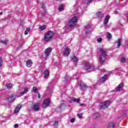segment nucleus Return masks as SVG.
I'll use <instances>...</instances> for the list:
<instances>
[{
  "instance_id": "nucleus-23",
  "label": "nucleus",
  "mask_w": 128,
  "mask_h": 128,
  "mask_svg": "<svg viewBox=\"0 0 128 128\" xmlns=\"http://www.w3.org/2000/svg\"><path fill=\"white\" fill-rule=\"evenodd\" d=\"M58 10L59 12H62V10H64V4H60L58 8Z\"/></svg>"
},
{
  "instance_id": "nucleus-43",
  "label": "nucleus",
  "mask_w": 128,
  "mask_h": 128,
  "mask_svg": "<svg viewBox=\"0 0 128 128\" xmlns=\"http://www.w3.org/2000/svg\"><path fill=\"white\" fill-rule=\"evenodd\" d=\"M30 28H27L26 30V31H27L28 32H30Z\"/></svg>"
},
{
  "instance_id": "nucleus-50",
  "label": "nucleus",
  "mask_w": 128,
  "mask_h": 128,
  "mask_svg": "<svg viewBox=\"0 0 128 128\" xmlns=\"http://www.w3.org/2000/svg\"><path fill=\"white\" fill-rule=\"evenodd\" d=\"M44 12L46 13V12L44 11Z\"/></svg>"
},
{
  "instance_id": "nucleus-21",
  "label": "nucleus",
  "mask_w": 128,
  "mask_h": 128,
  "mask_svg": "<svg viewBox=\"0 0 128 128\" xmlns=\"http://www.w3.org/2000/svg\"><path fill=\"white\" fill-rule=\"evenodd\" d=\"M72 62H76V64L78 62V58L76 56H73L72 59Z\"/></svg>"
},
{
  "instance_id": "nucleus-25",
  "label": "nucleus",
  "mask_w": 128,
  "mask_h": 128,
  "mask_svg": "<svg viewBox=\"0 0 128 128\" xmlns=\"http://www.w3.org/2000/svg\"><path fill=\"white\" fill-rule=\"evenodd\" d=\"M100 115L98 114V113L94 114L93 115V118H100Z\"/></svg>"
},
{
  "instance_id": "nucleus-6",
  "label": "nucleus",
  "mask_w": 128,
  "mask_h": 128,
  "mask_svg": "<svg viewBox=\"0 0 128 128\" xmlns=\"http://www.w3.org/2000/svg\"><path fill=\"white\" fill-rule=\"evenodd\" d=\"M110 104L109 102H101L100 105V108H103L104 110L106 108L110 106Z\"/></svg>"
},
{
  "instance_id": "nucleus-37",
  "label": "nucleus",
  "mask_w": 128,
  "mask_h": 128,
  "mask_svg": "<svg viewBox=\"0 0 128 128\" xmlns=\"http://www.w3.org/2000/svg\"><path fill=\"white\" fill-rule=\"evenodd\" d=\"M75 121H76V119L74 118H72L70 120V122H72V123L74 122Z\"/></svg>"
},
{
  "instance_id": "nucleus-12",
  "label": "nucleus",
  "mask_w": 128,
  "mask_h": 128,
  "mask_svg": "<svg viewBox=\"0 0 128 128\" xmlns=\"http://www.w3.org/2000/svg\"><path fill=\"white\" fill-rule=\"evenodd\" d=\"M70 48H66V49L64 50V52L63 54L64 56H68V54H70Z\"/></svg>"
},
{
  "instance_id": "nucleus-8",
  "label": "nucleus",
  "mask_w": 128,
  "mask_h": 128,
  "mask_svg": "<svg viewBox=\"0 0 128 128\" xmlns=\"http://www.w3.org/2000/svg\"><path fill=\"white\" fill-rule=\"evenodd\" d=\"M16 96L14 94H12V96L7 98L6 100L8 102H14V99L16 98Z\"/></svg>"
},
{
  "instance_id": "nucleus-47",
  "label": "nucleus",
  "mask_w": 128,
  "mask_h": 128,
  "mask_svg": "<svg viewBox=\"0 0 128 128\" xmlns=\"http://www.w3.org/2000/svg\"><path fill=\"white\" fill-rule=\"evenodd\" d=\"M84 104H80V106H84Z\"/></svg>"
},
{
  "instance_id": "nucleus-13",
  "label": "nucleus",
  "mask_w": 128,
  "mask_h": 128,
  "mask_svg": "<svg viewBox=\"0 0 128 128\" xmlns=\"http://www.w3.org/2000/svg\"><path fill=\"white\" fill-rule=\"evenodd\" d=\"M44 78H48V76H50V71L48 70V69H46L44 72Z\"/></svg>"
},
{
  "instance_id": "nucleus-42",
  "label": "nucleus",
  "mask_w": 128,
  "mask_h": 128,
  "mask_svg": "<svg viewBox=\"0 0 128 128\" xmlns=\"http://www.w3.org/2000/svg\"><path fill=\"white\" fill-rule=\"evenodd\" d=\"M14 128H18V124H15L14 125Z\"/></svg>"
},
{
  "instance_id": "nucleus-14",
  "label": "nucleus",
  "mask_w": 128,
  "mask_h": 128,
  "mask_svg": "<svg viewBox=\"0 0 128 128\" xmlns=\"http://www.w3.org/2000/svg\"><path fill=\"white\" fill-rule=\"evenodd\" d=\"M100 52L101 54V56H107L108 54H106V50L102 48H100Z\"/></svg>"
},
{
  "instance_id": "nucleus-30",
  "label": "nucleus",
  "mask_w": 128,
  "mask_h": 128,
  "mask_svg": "<svg viewBox=\"0 0 128 128\" xmlns=\"http://www.w3.org/2000/svg\"><path fill=\"white\" fill-rule=\"evenodd\" d=\"M71 100H72V102H80V100L74 98H72Z\"/></svg>"
},
{
  "instance_id": "nucleus-35",
  "label": "nucleus",
  "mask_w": 128,
  "mask_h": 128,
  "mask_svg": "<svg viewBox=\"0 0 128 128\" xmlns=\"http://www.w3.org/2000/svg\"><path fill=\"white\" fill-rule=\"evenodd\" d=\"M1 42L4 44H8V40L2 41Z\"/></svg>"
},
{
  "instance_id": "nucleus-26",
  "label": "nucleus",
  "mask_w": 128,
  "mask_h": 128,
  "mask_svg": "<svg viewBox=\"0 0 128 128\" xmlns=\"http://www.w3.org/2000/svg\"><path fill=\"white\" fill-rule=\"evenodd\" d=\"M80 86L81 88H88V86H86V84L82 83H81L80 84Z\"/></svg>"
},
{
  "instance_id": "nucleus-27",
  "label": "nucleus",
  "mask_w": 128,
  "mask_h": 128,
  "mask_svg": "<svg viewBox=\"0 0 128 128\" xmlns=\"http://www.w3.org/2000/svg\"><path fill=\"white\" fill-rule=\"evenodd\" d=\"M106 38L108 40H112V34H110V33L108 32H107Z\"/></svg>"
},
{
  "instance_id": "nucleus-18",
  "label": "nucleus",
  "mask_w": 128,
  "mask_h": 128,
  "mask_svg": "<svg viewBox=\"0 0 128 128\" xmlns=\"http://www.w3.org/2000/svg\"><path fill=\"white\" fill-rule=\"evenodd\" d=\"M23 90H24L20 93V94H21V96H24V94H26V92H28V88H23Z\"/></svg>"
},
{
  "instance_id": "nucleus-10",
  "label": "nucleus",
  "mask_w": 128,
  "mask_h": 128,
  "mask_svg": "<svg viewBox=\"0 0 128 128\" xmlns=\"http://www.w3.org/2000/svg\"><path fill=\"white\" fill-rule=\"evenodd\" d=\"M51 52H52V48H48L47 49H46L44 52L45 56H46V58H48V56H49Z\"/></svg>"
},
{
  "instance_id": "nucleus-48",
  "label": "nucleus",
  "mask_w": 128,
  "mask_h": 128,
  "mask_svg": "<svg viewBox=\"0 0 128 128\" xmlns=\"http://www.w3.org/2000/svg\"><path fill=\"white\" fill-rule=\"evenodd\" d=\"M70 80V78H69L68 80H67L66 78V82L67 80Z\"/></svg>"
},
{
  "instance_id": "nucleus-1",
  "label": "nucleus",
  "mask_w": 128,
  "mask_h": 128,
  "mask_svg": "<svg viewBox=\"0 0 128 128\" xmlns=\"http://www.w3.org/2000/svg\"><path fill=\"white\" fill-rule=\"evenodd\" d=\"M54 32L50 30L45 34L44 36V40L45 42H50L54 38Z\"/></svg>"
},
{
  "instance_id": "nucleus-46",
  "label": "nucleus",
  "mask_w": 128,
  "mask_h": 128,
  "mask_svg": "<svg viewBox=\"0 0 128 128\" xmlns=\"http://www.w3.org/2000/svg\"><path fill=\"white\" fill-rule=\"evenodd\" d=\"M114 14H118V11H114Z\"/></svg>"
},
{
  "instance_id": "nucleus-34",
  "label": "nucleus",
  "mask_w": 128,
  "mask_h": 128,
  "mask_svg": "<svg viewBox=\"0 0 128 128\" xmlns=\"http://www.w3.org/2000/svg\"><path fill=\"white\" fill-rule=\"evenodd\" d=\"M22 45L20 44L19 45L17 48H16V50H20V48H22Z\"/></svg>"
},
{
  "instance_id": "nucleus-17",
  "label": "nucleus",
  "mask_w": 128,
  "mask_h": 128,
  "mask_svg": "<svg viewBox=\"0 0 128 128\" xmlns=\"http://www.w3.org/2000/svg\"><path fill=\"white\" fill-rule=\"evenodd\" d=\"M96 16L98 18H104V14L102 13V12H98L96 14Z\"/></svg>"
},
{
  "instance_id": "nucleus-38",
  "label": "nucleus",
  "mask_w": 128,
  "mask_h": 128,
  "mask_svg": "<svg viewBox=\"0 0 128 128\" xmlns=\"http://www.w3.org/2000/svg\"><path fill=\"white\" fill-rule=\"evenodd\" d=\"M98 42H101L102 40V38H100L98 39Z\"/></svg>"
},
{
  "instance_id": "nucleus-49",
  "label": "nucleus",
  "mask_w": 128,
  "mask_h": 128,
  "mask_svg": "<svg viewBox=\"0 0 128 128\" xmlns=\"http://www.w3.org/2000/svg\"><path fill=\"white\" fill-rule=\"evenodd\" d=\"M2 12H0V16H2Z\"/></svg>"
},
{
  "instance_id": "nucleus-11",
  "label": "nucleus",
  "mask_w": 128,
  "mask_h": 128,
  "mask_svg": "<svg viewBox=\"0 0 128 128\" xmlns=\"http://www.w3.org/2000/svg\"><path fill=\"white\" fill-rule=\"evenodd\" d=\"M124 89V84L120 83L118 86L116 88V92H120Z\"/></svg>"
},
{
  "instance_id": "nucleus-24",
  "label": "nucleus",
  "mask_w": 128,
  "mask_h": 128,
  "mask_svg": "<svg viewBox=\"0 0 128 128\" xmlns=\"http://www.w3.org/2000/svg\"><path fill=\"white\" fill-rule=\"evenodd\" d=\"M12 84L8 83V84H6V88H8V89L12 88Z\"/></svg>"
},
{
  "instance_id": "nucleus-36",
  "label": "nucleus",
  "mask_w": 128,
  "mask_h": 128,
  "mask_svg": "<svg viewBox=\"0 0 128 128\" xmlns=\"http://www.w3.org/2000/svg\"><path fill=\"white\" fill-rule=\"evenodd\" d=\"M121 62H126V58H121Z\"/></svg>"
},
{
  "instance_id": "nucleus-32",
  "label": "nucleus",
  "mask_w": 128,
  "mask_h": 128,
  "mask_svg": "<svg viewBox=\"0 0 128 128\" xmlns=\"http://www.w3.org/2000/svg\"><path fill=\"white\" fill-rule=\"evenodd\" d=\"M94 0H86V4H90L92 3Z\"/></svg>"
},
{
  "instance_id": "nucleus-19",
  "label": "nucleus",
  "mask_w": 128,
  "mask_h": 128,
  "mask_svg": "<svg viewBox=\"0 0 128 128\" xmlns=\"http://www.w3.org/2000/svg\"><path fill=\"white\" fill-rule=\"evenodd\" d=\"M26 66H28V68H30V66H32V61L30 60L26 62Z\"/></svg>"
},
{
  "instance_id": "nucleus-22",
  "label": "nucleus",
  "mask_w": 128,
  "mask_h": 128,
  "mask_svg": "<svg viewBox=\"0 0 128 128\" xmlns=\"http://www.w3.org/2000/svg\"><path fill=\"white\" fill-rule=\"evenodd\" d=\"M122 44V40L118 38L117 40V48H120V46Z\"/></svg>"
},
{
  "instance_id": "nucleus-31",
  "label": "nucleus",
  "mask_w": 128,
  "mask_h": 128,
  "mask_svg": "<svg viewBox=\"0 0 128 128\" xmlns=\"http://www.w3.org/2000/svg\"><path fill=\"white\" fill-rule=\"evenodd\" d=\"M34 92H35V94H38V88L34 86L32 88Z\"/></svg>"
},
{
  "instance_id": "nucleus-45",
  "label": "nucleus",
  "mask_w": 128,
  "mask_h": 128,
  "mask_svg": "<svg viewBox=\"0 0 128 128\" xmlns=\"http://www.w3.org/2000/svg\"><path fill=\"white\" fill-rule=\"evenodd\" d=\"M38 98H40V94H38Z\"/></svg>"
},
{
  "instance_id": "nucleus-29",
  "label": "nucleus",
  "mask_w": 128,
  "mask_h": 128,
  "mask_svg": "<svg viewBox=\"0 0 128 128\" xmlns=\"http://www.w3.org/2000/svg\"><path fill=\"white\" fill-rule=\"evenodd\" d=\"M39 28H40V30H44L46 28V25H44L39 27Z\"/></svg>"
},
{
  "instance_id": "nucleus-20",
  "label": "nucleus",
  "mask_w": 128,
  "mask_h": 128,
  "mask_svg": "<svg viewBox=\"0 0 128 128\" xmlns=\"http://www.w3.org/2000/svg\"><path fill=\"white\" fill-rule=\"evenodd\" d=\"M106 80H108V75L105 74L103 76H102V78H101V82H106Z\"/></svg>"
},
{
  "instance_id": "nucleus-40",
  "label": "nucleus",
  "mask_w": 128,
  "mask_h": 128,
  "mask_svg": "<svg viewBox=\"0 0 128 128\" xmlns=\"http://www.w3.org/2000/svg\"><path fill=\"white\" fill-rule=\"evenodd\" d=\"M2 58H0V66H2Z\"/></svg>"
},
{
  "instance_id": "nucleus-33",
  "label": "nucleus",
  "mask_w": 128,
  "mask_h": 128,
  "mask_svg": "<svg viewBox=\"0 0 128 128\" xmlns=\"http://www.w3.org/2000/svg\"><path fill=\"white\" fill-rule=\"evenodd\" d=\"M58 121H56L54 123V126L55 128H58Z\"/></svg>"
},
{
  "instance_id": "nucleus-4",
  "label": "nucleus",
  "mask_w": 128,
  "mask_h": 128,
  "mask_svg": "<svg viewBox=\"0 0 128 128\" xmlns=\"http://www.w3.org/2000/svg\"><path fill=\"white\" fill-rule=\"evenodd\" d=\"M50 101L49 99H46L42 104V108H46L48 106H50Z\"/></svg>"
},
{
  "instance_id": "nucleus-28",
  "label": "nucleus",
  "mask_w": 128,
  "mask_h": 128,
  "mask_svg": "<svg viewBox=\"0 0 128 128\" xmlns=\"http://www.w3.org/2000/svg\"><path fill=\"white\" fill-rule=\"evenodd\" d=\"M108 128H114V123H110L108 124Z\"/></svg>"
},
{
  "instance_id": "nucleus-15",
  "label": "nucleus",
  "mask_w": 128,
  "mask_h": 128,
  "mask_svg": "<svg viewBox=\"0 0 128 128\" xmlns=\"http://www.w3.org/2000/svg\"><path fill=\"white\" fill-rule=\"evenodd\" d=\"M108 20H110V15L108 14L105 16L104 20V26H106V24H108Z\"/></svg>"
},
{
  "instance_id": "nucleus-2",
  "label": "nucleus",
  "mask_w": 128,
  "mask_h": 128,
  "mask_svg": "<svg viewBox=\"0 0 128 128\" xmlns=\"http://www.w3.org/2000/svg\"><path fill=\"white\" fill-rule=\"evenodd\" d=\"M78 22V18L76 16H74L69 21L68 24L70 28L74 26Z\"/></svg>"
},
{
  "instance_id": "nucleus-44",
  "label": "nucleus",
  "mask_w": 128,
  "mask_h": 128,
  "mask_svg": "<svg viewBox=\"0 0 128 128\" xmlns=\"http://www.w3.org/2000/svg\"><path fill=\"white\" fill-rule=\"evenodd\" d=\"M28 34V32L26 31H26L24 32V34L26 35V34Z\"/></svg>"
},
{
  "instance_id": "nucleus-39",
  "label": "nucleus",
  "mask_w": 128,
  "mask_h": 128,
  "mask_svg": "<svg viewBox=\"0 0 128 128\" xmlns=\"http://www.w3.org/2000/svg\"><path fill=\"white\" fill-rule=\"evenodd\" d=\"M78 116L79 118H80L82 117V114H78Z\"/></svg>"
},
{
  "instance_id": "nucleus-16",
  "label": "nucleus",
  "mask_w": 128,
  "mask_h": 128,
  "mask_svg": "<svg viewBox=\"0 0 128 128\" xmlns=\"http://www.w3.org/2000/svg\"><path fill=\"white\" fill-rule=\"evenodd\" d=\"M20 108H22V105L18 104L15 108L14 112L15 114H17V112H18L20 110Z\"/></svg>"
},
{
  "instance_id": "nucleus-9",
  "label": "nucleus",
  "mask_w": 128,
  "mask_h": 128,
  "mask_svg": "<svg viewBox=\"0 0 128 128\" xmlns=\"http://www.w3.org/2000/svg\"><path fill=\"white\" fill-rule=\"evenodd\" d=\"M84 28L86 34H88L90 32V25H87L84 26Z\"/></svg>"
},
{
  "instance_id": "nucleus-5",
  "label": "nucleus",
  "mask_w": 128,
  "mask_h": 128,
  "mask_svg": "<svg viewBox=\"0 0 128 128\" xmlns=\"http://www.w3.org/2000/svg\"><path fill=\"white\" fill-rule=\"evenodd\" d=\"M106 56L100 55L99 56L98 60H99V62H100L101 64H104V62H106Z\"/></svg>"
},
{
  "instance_id": "nucleus-7",
  "label": "nucleus",
  "mask_w": 128,
  "mask_h": 128,
  "mask_svg": "<svg viewBox=\"0 0 128 128\" xmlns=\"http://www.w3.org/2000/svg\"><path fill=\"white\" fill-rule=\"evenodd\" d=\"M32 108L36 112L40 110V103H36L33 104Z\"/></svg>"
},
{
  "instance_id": "nucleus-3",
  "label": "nucleus",
  "mask_w": 128,
  "mask_h": 128,
  "mask_svg": "<svg viewBox=\"0 0 128 128\" xmlns=\"http://www.w3.org/2000/svg\"><path fill=\"white\" fill-rule=\"evenodd\" d=\"M84 66L86 72H92L94 70V66H90L89 62L86 63L84 64Z\"/></svg>"
},
{
  "instance_id": "nucleus-41",
  "label": "nucleus",
  "mask_w": 128,
  "mask_h": 128,
  "mask_svg": "<svg viewBox=\"0 0 128 128\" xmlns=\"http://www.w3.org/2000/svg\"><path fill=\"white\" fill-rule=\"evenodd\" d=\"M46 6L44 5V4H43L42 6V8H43V10H46Z\"/></svg>"
}]
</instances>
